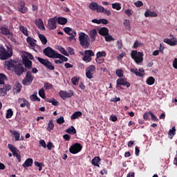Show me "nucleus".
Returning a JSON list of instances; mask_svg holds the SVG:
<instances>
[{
	"label": "nucleus",
	"instance_id": "1",
	"mask_svg": "<svg viewBox=\"0 0 177 177\" xmlns=\"http://www.w3.org/2000/svg\"><path fill=\"white\" fill-rule=\"evenodd\" d=\"M13 56V48L12 47H7L5 48L3 45L0 44V60H8Z\"/></svg>",
	"mask_w": 177,
	"mask_h": 177
},
{
	"label": "nucleus",
	"instance_id": "2",
	"mask_svg": "<svg viewBox=\"0 0 177 177\" xmlns=\"http://www.w3.org/2000/svg\"><path fill=\"white\" fill-rule=\"evenodd\" d=\"M79 41L81 46L84 49H88L91 45V41H89V36L86 35L85 32H80L79 34Z\"/></svg>",
	"mask_w": 177,
	"mask_h": 177
},
{
	"label": "nucleus",
	"instance_id": "3",
	"mask_svg": "<svg viewBox=\"0 0 177 177\" xmlns=\"http://www.w3.org/2000/svg\"><path fill=\"white\" fill-rule=\"evenodd\" d=\"M36 59L41 64L45 66L46 68L50 70V71H53V70H55V66L48 59H44L39 57H36Z\"/></svg>",
	"mask_w": 177,
	"mask_h": 177
},
{
	"label": "nucleus",
	"instance_id": "4",
	"mask_svg": "<svg viewBox=\"0 0 177 177\" xmlns=\"http://www.w3.org/2000/svg\"><path fill=\"white\" fill-rule=\"evenodd\" d=\"M131 59H133V60H134L137 64H139V63H142V62H143V53L142 52L131 50Z\"/></svg>",
	"mask_w": 177,
	"mask_h": 177
},
{
	"label": "nucleus",
	"instance_id": "5",
	"mask_svg": "<svg viewBox=\"0 0 177 177\" xmlns=\"http://www.w3.org/2000/svg\"><path fill=\"white\" fill-rule=\"evenodd\" d=\"M43 53L45 55V56H47V57H50V59H57V55L59 54V53L53 50L52 47H46L44 48Z\"/></svg>",
	"mask_w": 177,
	"mask_h": 177
},
{
	"label": "nucleus",
	"instance_id": "6",
	"mask_svg": "<svg viewBox=\"0 0 177 177\" xmlns=\"http://www.w3.org/2000/svg\"><path fill=\"white\" fill-rule=\"evenodd\" d=\"M32 81H34V77L31 74V71H28L26 72L25 78L22 80L23 85H31L32 84Z\"/></svg>",
	"mask_w": 177,
	"mask_h": 177
},
{
	"label": "nucleus",
	"instance_id": "7",
	"mask_svg": "<svg viewBox=\"0 0 177 177\" xmlns=\"http://www.w3.org/2000/svg\"><path fill=\"white\" fill-rule=\"evenodd\" d=\"M26 71H27V69L24 68V66H23L21 64H16L14 66V73L16 75H18V77H20V75H23V73Z\"/></svg>",
	"mask_w": 177,
	"mask_h": 177
},
{
	"label": "nucleus",
	"instance_id": "8",
	"mask_svg": "<svg viewBox=\"0 0 177 177\" xmlns=\"http://www.w3.org/2000/svg\"><path fill=\"white\" fill-rule=\"evenodd\" d=\"M82 150V145L78 142L75 143L69 148V151L71 154H77Z\"/></svg>",
	"mask_w": 177,
	"mask_h": 177
},
{
	"label": "nucleus",
	"instance_id": "9",
	"mask_svg": "<svg viewBox=\"0 0 177 177\" xmlns=\"http://www.w3.org/2000/svg\"><path fill=\"white\" fill-rule=\"evenodd\" d=\"M92 56H95V53L92 50H86L82 59L86 63H89L92 62Z\"/></svg>",
	"mask_w": 177,
	"mask_h": 177
},
{
	"label": "nucleus",
	"instance_id": "10",
	"mask_svg": "<svg viewBox=\"0 0 177 177\" xmlns=\"http://www.w3.org/2000/svg\"><path fill=\"white\" fill-rule=\"evenodd\" d=\"M88 8L91 9V10H96L97 13H100V12H103V10H104V7L102 6H99V4H97L96 2L90 3Z\"/></svg>",
	"mask_w": 177,
	"mask_h": 177
},
{
	"label": "nucleus",
	"instance_id": "11",
	"mask_svg": "<svg viewBox=\"0 0 177 177\" xmlns=\"http://www.w3.org/2000/svg\"><path fill=\"white\" fill-rule=\"evenodd\" d=\"M95 70L96 68L95 65H91L86 69V77L88 78V80H92L93 78V74H95Z\"/></svg>",
	"mask_w": 177,
	"mask_h": 177
},
{
	"label": "nucleus",
	"instance_id": "12",
	"mask_svg": "<svg viewBox=\"0 0 177 177\" xmlns=\"http://www.w3.org/2000/svg\"><path fill=\"white\" fill-rule=\"evenodd\" d=\"M56 23H57V17L50 18L48 21L47 27L49 28V30H56V28H57Z\"/></svg>",
	"mask_w": 177,
	"mask_h": 177
},
{
	"label": "nucleus",
	"instance_id": "13",
	"mask_svg": "<svg viewBox=\"0 0 177 177\" xmlns=\"http://www.w3.org/2000/svg\"><path fill=\"white\" fill-rule=\"evenodd\" d=\"M121 85L129 88V86H131V83L127 82V78H119L116 80V86L118 88V86Z\"/></svg>",
	"mask_w": 177,
	"mask_h": 177
},
{
	"label": "nucleus",
	"instance_id": "14",
	"mask_svg": "<svg viewBox=\"0 0 177 177\" xmlns=\"http://www.w3.org/2000/svg\"><path fill=\"white\" fill-rule=\"evenodd\" d=\"M18 103L20 104V107H26L28 110L31 107V104L26 98H19Z\"/></svg>",
	"mask_w": 177,
	"mask_h": 177
},
{
	"label": "nucleus",
	"instance_id": "15",
	"mask_svg": "<svg viewBox=\"0 0 177 177\" xmlns=\"http://www.w3.org/2000/svg\"><path fill=\"white\" fill-rule=\"evenodd\" d=\"M10 133H12L15 142H19V140H24V137H23V136H20V131L10 130Z\"/></svg>",
	"mask_w": 177,
	"mask_h": 177
},
{
	"label": "nucleus",
	"instance_id": "16",
	"mask_svg": "<svg viewBox=\"0 0 177 177\" xmlns=\"http://www.w3.org/2000/svg\"><path fill=\"white\" fill-rule=\"evenodd\" d=\"M163 42L165 44H167L170 46H175L177 45V39L176 37H173L172 39L165 38L163 39Z\"/></svg>",
	"mask_w": 177,
	"mask_h": 177
},
{
	"label": "nucleus",
	"instance_id": "17",
	"mask_svg": "<svg viewBox=\"0 0 177 177\" xmlns=\"http://www.w3.org/2000/svg\"><path fill=\"white\" fill-rule=\"evenodd\" d=\"M59 95L60 97H62V99L64 100V99H67V97H71V96L74 95V93L72 91H71L70 93H68L67 91H60Z\"/></svg>",
	"mask_w": 177,
	"mask_h": 177
},
{
	"label": "nucleus",
	"instance_id": "18",
	"mask_svg": "<svg viewBox=\"0 0 177 177\" xmlns=\"http://www.w3.org/2000/svg\"><path fill=\"white\" fill-rule=\"evenodd\" d=\"M130 71L137 77H143V73H145V69H143V68H140L138 70V68H131Z\"/></svg>",
	"mask_w": 177,
	"mask_h": 177
},
{
	"label": "nucleus",
	"instance_id": "19",
	"mask_svg": "<svg viewBox=\"0 0 177 177\" xmlns=\"http://www.w3.org/2000/svg\"><path fill=\"white\" fill-rule=\"evenodd\" d=\"M91 41L95 42L96 41V37L97 35V30L96 29H92L88 32Z\"/></svg>",
	"mask_w": 177,
	"mask_h": 177
},
{
	"label": "nucleus",
	"instance_id": "20",
	"mask_svg": "<svg viewBox=\"0 0 177 177\" xmlns=\"http://www.w3.org/2000/svg\"><path fill=\"white\" fill-rule=\"evenodd\" d=\"M23 62L25 67L26 68H32V62H31L27 57H23Z\"/></svg>",
	"mask_w": 177,
	"mask_h": 177
},
{
	"label": "nucleus",
	"instance_id": "21",
	"mask_svg": "<svg viewBox=\"0 0 177 177\" xmlns=\"http://www.w3.org/2000/svg\"><path fill=\"white\" fill-rule=\"evenodd\" d=\"M35 24L37 26L39 30H43L44 31H45V25L44 24V21H42L41 19H36Z\"/></svg>",
	"mask_w": 177,
	"mask_h": 177
},
{
	"label": "nucleus",
	"instance_id": "22",
	"mask_svg": "<svg viewBox=\"0 0 177 177\" xmlns=\"http://www.w3.org/2000/svg\"><path fill=\"white\" fill-rule=\"evenodd\" d=\"M100 161H102V159L99 156H95L92 160L91 163L94 167H98V168H100Z\"/></svg>",
	"mask_w": 177,
	"mask_h": 177
},
{
	"label": "nucleus",
	"instance_id": "23",
	"mask_svg": "<svg viewBox=\"0 0 177 177\" xmlns=\"http://www.w3.org/2000/svg\"><path fill=\"white\" fill-rule=\"evenodd\" d=\"M98 34H100V35H102V37H106L109 35V28L106 27H102L100 28Z\"/></svg>",
	"mask_w": 177,
	"mask_h": 177
},
{
	"label": "nucleus",
	"instance_id": "24",
	"mask_svg": "<svg viewBox=\"0 0 177 177\" xmlns=\"http://www.w3.org/2000/svg\"><path fill=\"white\" fill-rule=\"evenodd\" d=\"M33 162H34V160H32V158H28L22 165V167L24 168H28V167H32Z\"/></svg>",
	"mask_w": 177,
	"mask_h": 177
},
{
	"label": "nucleus",
	"instance_id": "25",
	"mask_svg": "<svg viewBox=\"0 0 177 177\" xmlns=\"http://www.w3.org/2000/svg\"><path fill=\"white\" fill-rule=\"evenodd\" d=\"M15 61L12 59H9V60L5 61V66H6L8 70H10V68H15V66H16L15 65Z\"/></svg>",
	"mask_w": 177,
	"mask_h": 177
},
{
	"label": "nucleus",
	"instance_id": "26",
	"mask_svg": "<svg viewBox=\"0 0 177 177\" xmlns=\"http://www.w3.org/2000/svg\"><path fill=\"white\" fill-rule=\"evenodd\" d=\"M57 21L58 24H60L61 26H66V24H67L68 21L66 17H57Z\"/></svg>",
	"mask_w": 177,
	"mask_h": 177
},
{
	"label": "nucleus",
	"instance_id": "27",
	"mask_svg": "<svg viewBox=\"0 0 177 177\" xmlns=\"http://www.w3.org/2000/svg\"><path fill=\"white\" fill-rule=\"evenodd\" d=\"M28 8L26 7V3L24 1L21 3V5L19 7V12H20L21 13L25 14L26 12H28Z\"/></svg>",
	"mask_w": 177,
	"mask_h": 177
},
{
	"label": "nucleus",
	"instance_id": "28",
	"mask_svg": "<svg viewBox=\"0 0 177 177\" xmlns=\"http://www.w3.org/2000/svg\"><path fill=\"white\" fill-rule=\"evenodd\" d=\"M158 15L156 12H151L150 10H147L145 12V17H157Z\"/></svg>",
	"mask_w": 177,
	"mask_h": 177
},
{
	"label": "nucleus",
	"instance_id": "29",
	"mask_svg": "<svg viewBox=\"0 0 177 177\" xmlns=\"http://www.w3.org/2000/svg\"><path fill=\"white\" fill-rule=\"evenodd\" d=\"M0 31L3 35H9L11 33L9 28L6 26H2L0 28Z\"/></svg>",
	"mask_w": 177,
	"mask_h": 177
},
{
	"label": "nucleus",
	"instance_id": "30",
	"mask_svg": "<svg viewBox=\"0 0 177 177\" xmlns=\"http://www.w3.org/2000/svg\"><path fill=\"white\" fill-rule=\"evenodd\" d=\"M27 37H28L26 38V42L29 44L30 46H31L32 48L35 47V39L30 36Z\"/></svg>",
	"mask_w": 177,
	"mask_h": 177
},
{
	"label": "nucleus",
	"instance_id": "31",
	"mask_svg": "<svg viewBox=\"0 0 177 177\" xmlns=\"http://www.w3.org/2000/svg\"><path fill=\"white\" fill-rule=\"evenodd\" d=\"M66 133H69V135H75V133H77V130L75 129V127L71 126L66 130Z\"/></svg>",
	"mask_w": 177,
	"mask_h": 177
},
{
	"label": "nucleus",
	"instance_id": "32",
	"mask_svg": "<svg viewBox=\"0 0 177 177\" xmlns=\"http://www.w3.org/2000/svg\"><path fill=\"white\" fill-rule=\"evenodd\" d=\"M39 38L43 45H46L48 44V39H46V37L42 34H39Z\"/></svg>",
	"mask_w": 177,
	"mask_h": 177
},
{
	"label": "nucleus",
	"instance_id": "33",
	"mask_svg": "<svg viewBox=\"0 0 177 177\" xmlns=\"http://www.w3.org/2000/svg\"><path fill=\"white\" fill-rule=\"evenodd\" d=\"M82 115V112L76 111L71 116V120H77V118H78L79 117H81Z\"/></svg>",
	"mask_w": 177,
	"mask_h": 177
},
{
	"label": "nucleus",
	"instance_id": "34",
	"mask_svg": "<svg viewBox=\"0 0 177 177\" xmlns=\"http://www.w3.org/2000/svg\"><path fill=\"white\" fill-rule=\"evenodd\" d=\"M6 80H8L6 75L0 73V85H5V81H6Z\"/></svg>",
	"mask_w": 177,
	"mask_h": 177
},
{
	"label": "nucleus",
	"instance_id": "35",
	"mask_svg": "<svg viewBox=\"0 0 177 177\" xmlns=\"http://www.w3.org/2000/svg\"><path fill=\"white\" fill-rule=\"evenodd\" d=\"M30 100L32 102H41V99L37 96V92L30 96Z\"/></svg>",
	"mask_w": 177,
	"mask_h": 177
},
{
	"label": "nucleus",
	"instance_id": "36",
	"mask_svg": "<svg viewBox=\"0 0 177 177\" xmlns=\"http://www.w3.org/2000/svg\"><path fill=\"white\" fill-rule=\"evenodd\" d=\"M169 138L172 139L175 135H176V129L175 127H173L169 131Z\"/></svg>",
	"mask_w": 177,
	"mask_h": 177
},
{
	"label": "nucleus",
	"instance_id": "37",
	"mask_svg": "<svg viewBox=\"0 0 177 177\" xmlns=\"http://www.w3.org/2000/svg\"><path fill=\"white\" fill-rule=\"evenodd\" d=\"M53 128H55V124H53V120H50L48 124L47 131L50 132V131H53Z\"/></svg>",
	"mask_w": 177,
	"mask_h": 177
},
{
	"label": "nucleus",
	"instance_id": "38",
	"mask_svg": "<svg viewBox=\"0 0 177 177\" xmlns=\"http://www.w3.org/2000/svg\"><path fill=\"white\" fill-rule=\"evenodd\" d=\"M20 31L24 34V35H26V37H28V30L27 28L24 27V26H21L19 27Z\"/></svg>",
	"mask_w": 177,
	"mask_h": 177
},
{
	"label": "nucleus",
	"instance_id": "39",
	"mask_svg": "<svg viewBox=\"0 0 177 177\" xmlns=\"http://www.w3.org/2000/svg\"><path fill=\"white\" fill-rule=\"evenodd\" d=\"M46 101L48 103H52L53 106H59V101H56L55 98H48Z\"/></svg>",
	"mask_w": 177,
	"mask_h": 177
},
{
	"label": "nucleus",
	"instance_id": "40",
	"mask_svg": "<svg viewBox=\"0 0 177 177\" xmlns=\"http://www.w3.org/2000/svg\"><path fill=\"white\" fill-rule=\"evenodd\" d=\"M146 82L147 85H154V83L156 82V79H154L153 77L151 76L147 80Z\"/></svg>",
	"mask_w": 177,
	"mask_h": 177
},
{
	"label": "nucleus",
	"instance_id": "41",
	"mask_svg": "<svg viewBox=\"0 0 177 177\" xmlns=\"http://www.w3.org/2000/svg\"><path fill=\"white\" fill-rule=\"evenodd\" d=\"M57 59H59L60 61L62 62H68V58H67L66 57H65L64 55H62V54H57Z\"/></svg>",
	"mask_w": 177,
	"mask_h": 177
},
{
	"label": "nucleus",
	"instance_id": "42",
	"mask_svg": "<svg viewBox=\"0 0 177 177\" xmlns=\"http://www.w3.org/2000/svg\"><path fill=\"white\" fill-rule=\"evenodd\" d=\"M21 88H22L21 84H20V82H17L15 83V89L17 90V93H20V92L21 91Z\"/></svg>",
	"mask_w": 177,
	"mask_h": 177
},
{
	"label": "nucleus",
	"instance_id": "43",
	"mask_svg": "<svg viewBox=\"0 0 177 177\" xmlns=\"http://www.w3.org/2000/svg\"><path fill=\"white\" fill-rule=\"evenodd\" d=\"M13 117V111L11 109H9L6 111V118H12Z\"/></svg>",
	"mask_w": 177,
	"mask_h": 177
},
{
	"label": "nucleus",
	"instance_id": "44",
	"mask_svg": "<svg viewBox=\"0 0 177 177\" xmlns=\"http://www.w3.org/2000/svg\"><path fill=\"white\" fill-rule=\"evenodd\" d=\"M64 32H66L67 34V35H71V32H73V31H75V30H73V28H70V27H65L64 28Z\"/></svg>",
	"mask_w": 177,
	"mask_h": 177
},
{
	"label": "nucleus",
	"instance_id": "45",
	"mask_svg": "<svg viewBox=\"0 0 177 177\" xmlns=\"http://www.w3.org/2000/svg\"><path fill=\"white\" fill-rule=\"evenodd\" d=\"M112 8L116 10H121V4L119 3H112Z\"/></svg>",
	"mask_w": 177,
	"mask_h": 177
},
{
	"label": "nucleus",
	"instance_id": "46",
	"mask_svg": "<svg viewBox=\"0 0 177 177\" xmlns=\"http://www.w3.org/2000/svg\"><path fill=\"white\" fill-rule=\"evenodd\" d=\"M116 75H118L119 78H122V77H124V71H122V69H117Z\"/></svg>",
	"mask_w": 177,
	"mask_h": 177
},
{
	"label": "nucleus",
	"instance_id": "47",
	"mask_svg": "<svg viewBox=\"0 0 177 177\" xmlns=\"http://www.w3.org/2000/svg\"><path fill=\"white\" fill-rule=\"evenodd\" d=\"M70 37H68L69 41H73V39H75V37H77V31L73 30L71 32V35H69Z\"/></svg>",
	"mask_w": 177,
	"mask_h": 177
},
{
	"label": "nucleus",
	"instance_id": "48",
	"mask_svg": "<svg viewBox=\"0 0 177 177\" xmlns=\"http://www.w3.org/2000/svg\"><path fill=\"white\" fill-rule=\"evenodd\" d=\"M39 96H40V97H41L42 99H45L46 97L44 88H41L39 91Z\"/></svg>",
	"mask_w": 177,
	"mask_h": 177
},
{
	"label": "nucleus",
	"instance_id": "49",
	"mask_svg": "<svg viewBox=\"0 0 177 177\" xmlns=\"http://www.w3.org/2000/svg\"><path fill=\"white\" fill-rule=\"evenodd\" d=\"M124 13L125 15H127V16H128L129 17H131V16L133 15V10L131 9H127V10H125Z\"/></svg>",
	"mask_w": 177,
	"mask_h": 177
},
{
	"label": "nucleus",
	"instance_id": "50",
	"mask_svg": "<svg viewBox=\"0 0 177 177\" xmlns=\"http://www.w3.org/2000/svg\"><path fill=\"white\" fill-rule=\"evenodd\" d=\"M71 81L74 85H78V82L80 81V77H72Z\"/></svg>",
	"mask_w": 177,
	"mask_h": 177
},
{
	"label": "nucleus",
	"instance_id": "51",
	"mask_svg": "<svg viewBox=\"0 0 177 177\" xmlns=\"http://www.w3.org/2000/svg\"><path fill=\"white\" fill-rule=\"evenodd\" d=\"M59 50L62 53V55H64V56H68V53H67V50L63 47H59Z\"/></svg>",
	"mask_w": 177,
	"mask_h": 177
},
{
	"label": "nucleus",
	"instance_id": "52",
	"mask_svg": "<svg viewBox=\"0 0 177 177\" xmlns=\"http://www.w3.org/2000/svg\"><path fill=\"white\" fill-rule=\"evenodd\" d=\"M97 57H106V52L104 51H99L97 53V55H96Z\"/></svg>",
	"mask_w": 177,
	"mask_h": 177
},
{
	"label": "nucleus",
	"instance_id": "53",
	"mask_svg": "<svg viewBox=\"0 0 177 177\" xmlns=\"http://www.w3.org/2000/svg\"><path fill=\"white\" fill-rule=\"evenodd\" d=\"M100 13H104V15H106V16H111V11L110 10L104 9L102 11H100Z\"/></svg>",
	"mask_w": 177,
	"mask_h": 177
},
{
	"label": "nucleus",
	"instance_id": "54",
	"mask_svg": "<svg viewBox=\"0 0 177 177\" xmlns=\"http://www.w3.org/2000/svg\"><path fill=\"white\" fill-rule=\"evenodd\" d=\"M44 88L46 90L52 89V88H53V84L46 82L44 84Z\"/></svg>",
	"mask_w": 177,
	"mask_h": 177
},
{
	"label": "nucleus",
	"instance_id": "55",
	"mask_svg": "<svg viewBox=\"0 0 177 177\" xmlns=\"http://www.w3.org/2000/svg\"><path fill=\"white\" fill-rule=\"evenodd\" d=\"M149 114L151 117L152 121H154L155 122H157L158 121V118H157V116H156V115H154V113H153V112H149Z\"/></svg>",
	"mask_w": 177,
	"mask_h": 177
},
{
	"label": "nucleus",
	"instance_id": "56",
	"mask_svg": "<svg viewBox=\"0 0 177 177\" xmlns=\"http://www.w3.org/2000/svg\"><path fill=\"white\" fill-rule=\"evenodd\" d=\"M8 149H10V151H11L12 153H13V151L17 150V148H16V147H15V145H12V144H8Z\"/></svg>",
	"mask_w": 177,
	"mask_h": 177
},
{
	"label": "nucleus",
	"instance_id": "57",
	"mask_svg": "<svg viewBox=\"0 0 177 177\" xmlns=\"http://www.w3.org/2000/svg\"><path fill=\"white\" fill-rule=\"evenodd\" d=\"M64 117L60 116L59 118L57 120V124H59V125H62V124H64Z\"/></svg>",
	"mask_w": 177,
	"mask_h": 177
},
{
	"label": "nucleus",
	"instance_id": "58",
	"mask_svg": "<svg viewBox=\"0 0 177 177\" xmlns=\"http://www.w3.org/2000/svg\"><path fill=\"white\" fill-rule=\"evenodd\" d=\"M105 41L110 42V41H114V38H113V36L108 34V35L105 36Z\"/></svg>",
	"mask_w": 177,
	"mask_h": 177
},
{
	"label": "nucleus",
	"instance_id": "59",
	"mask_svg": "<svg viewBox=\"0 0 177 177\" xmlns=\"http://www.w3.org/2000/svg\"><path fill=\"white\" fill-rule=\"evenodd\" d=\"M134 5L136 6V8H140L143 6V2H142V1H137L134 3Z\"/></svg>",
	"mask_w": 177,
	"mask_h": 177
},
{
	"label": "nucleus",
	"instance_id": "60",
	"mask_svg": "<svg viewBox=\"0 0 177 177\" xmlns=\"http://www.w3.org/2000/svg\"><path fill=\"white\" fill-rule=\"evenodd\" d=\"M124 27H126V28H128V27H130L131 21H129V19H125L124 22Z\"/></svg>",
	"mask_w": 177,
	"mask_h": 177
},
{
	"label": "nucleus",
	"instance_id": "61",
	"mask_svg": "<svg viewBox=\"0 0 177 177\" xmlns=\"http://www.w3.org/2000/svg\"><path fill=\"white\" fill-rule=\"evenodd\" d=\"M96 62L98 63V64H102V63L104 62V58L103 57H97L96 58Z\"/></svg>",
	"mask_w": 177,
	"mask_h": 177
},
{
	"label": "nucleus",
	"instance_id": "62",
	"mask_svg": "<svg viewBox=\"0 0 177 177\" xmlns=\"http://www.w3.org/2000/svg\"><path fill=\"white\" fill-rule=\"evenodd\" d=\"M117 46L119 50L122 49V40H118L117 41Z\"/></svg>",
	"mask_w": 177,
	"mask_h": 177
},
{
	"label": "nucleus",
	"instance_id": "63",
	"mask_svg": "<svg viewBox=\"0 0 177 177\" xmlns=\"http://www.w3.org/2000/svg\"><path fill=\"white\" fill-rule=\"evenodd\" d=\"M7 92L8 91H6V90L4 88V87L0 88V95H1V96H5V95H6Z\"/></svg>",
	"mask_w": 177,
	"mask_h": 177
},
{
	"label": "nucleus",
	"instance_id": "64",
	"mask_svg": "<svg viewBox=\"0 0 177 177\" xmlns=\"http://www.w3.org/2000/svg\"><path fill=\"white\" fill-rule=\"evenodd\" d=\"M100 24H109V20L106 19H100Z\"/></svg>",
	"mask_w": 177,
	"mask_h": 177
}]
</instances>
